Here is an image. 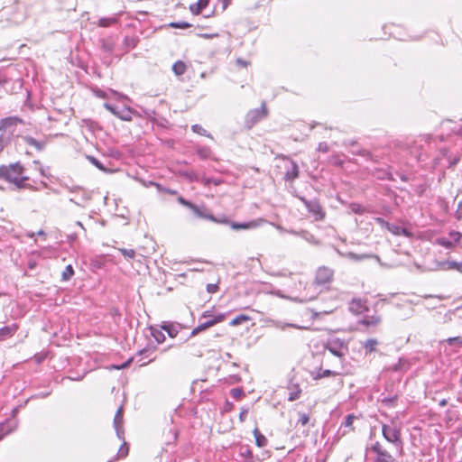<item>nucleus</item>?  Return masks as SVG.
Returning <instances> with one entry per match:
<instances>
[{"instance_id": "obj_59", "label": "nucleus", "mask_w": 462, "mask_h": 462, "mask_svg": "<svg viewBox=\"0 0 462 462\" xmlns=\"http://www.w3.org/2000/svg\"><path fill=\"white\" fill-rule=\"evenodd\" d=\"M231 395L234 398H238L239 396L242 395V390L239 388H234L231 390Z\"/></svg>"}, {"instance_id": "obj_53", "label": "nucleus", "mask_w": 462, "mask_h": 462, "mask_svg": "<svg viewBox=\"0 0 462 462\" xmlns=\"http://www.w3.org/2000/svg\"><path fill=\"white\" fill-rule=\"evenodd\" d=\"M374 221L380 225L382 227L385 228V229H388L389 226L391 223H389L388 221L384 220L383 217H375L374 218Z\"/></svg>"}, {"instance_id": "obj_49", "label": "nucleus", "mask_w": 462, "mask_h": 462, "mask_svg": "<svg viewBox=\"0 0 462 462\" xmlns=\"http://www.w3.org/2000/svg\"><path fill=\"white\" fill-rule=\"evenodd\" d=\"M397 401V396H391V397H384L382 400V402L384 403L386 406H393L395 402Z\"/></svg>"}, {"instance_id": "obj_28", "label": "nucleus", "mask_w": 462, "mask_h": 462, "mask_svg": "<svg viewBox=\"0 0 462 462\" xmlns=\"http://www.w3.org/2000/svg\"><path fill=\"white\" fill-rule=\"evenodd\" d=\"M187 70V66L186 64L181 61V60H178L176 61L173 65H172V71L174 72V74L176 76H181L183 75Z\"/></svg>"}, {"instance_id": "obj_17", "label": "nucleus", "mask_w": 462, "mask_h": 462, "mask_svg": "<svg viewBox=\"0 0 462 462\" xmlns=\"http://www.w3.org/2000/svg\"><path fill=\"white\" fill-rule=\"evenodd\" d=\"M23 120L18 116H9L0 120V132L11 129L16 126L17 124H22Z\"/></svg>"}, {"instance_id": "obj_5", "label": "nucleus", "mask_w": 462, "mask_h": 462, "mask_svg": "<svg viewBox=\"0 0 462 462\" xmlns=\"http://www.w3.org/2000/svg\"><path fill=\"white\" fill-rule=\"evenodd\" d=\"M300 199L302 201L309 213L312 215L316 221H322L326 217V212L319 200L317 199H307L300 197Z\"/></svg>"}, {"instance_id": "obj_32", "label": "nucleus", "mask_w": 462, "mask_h": 462, "mask_svg": "<svg viewBox=\"0 0 462 462\" xmlns=\"http://www.w3.org/2000/svg\"><path fill=\"white\" fill-rule=\"evenodd\" d=\"M337 253L342 255V256H345L350 260H353V261H361V260H364L365 258L368 257V255H365V254H356L355 253H352V252H349V253H346V254H343L341 252H339L337 250Z\"/></svg>"}, {"instance_id": "obj_20", "label": "nucleus", "mask_w": 462, "mask_h": 462, "mask_svg": "<svg viewBox=\"0 0 462 462\" xmlns=\"http://www.w3.org/2000/svg\"><path fill=\"white\" fill-rule=\"evenodd\" d=\"M18 329V326L16 324H12L10 326H5L0 328V341H4L7 338L13 337Z\"/></svg>"}, {"instance_id": "obj_10", "label": "nucleus", "mask_w": 462, "mask_h": 462, "mask_svg": "<svg viewBox=\"0 0 462 462\" xmlns=\"http://www.w3.org/2000/svg\"><path fill=\"white\" fill-rule=\"evenodd\" d=\"M69 190L71 193H75V196L70 198L69 201L73 202L77 206L84 207L91 199L90 193L80 187L69 188Z\"/></svg>"}, {"instance_id": "obj_8", "label": "nucleus", "mask_w": 462, "mask_h": 462, "mask_svg": "<svg viewBox=\"0 0 462 462\" xmlns=\"http://www.w3.org/2000/svg\"><path fill=\"white\" fill-rule=\"evenodd\" d=\"M104 106L106 110L111 112L114 116L120 118L124 121H131L132 120V110L126 106H118L113 104L105 103Z\"/></svg>"}, {"instance_id": "obj_34", "label": "nucleus", "mask_w": 462, "mask_h": 462, "mask_svg": "<svg viewBox=\"0 0 462 462\" xmlns=\"http://www.w3.org/2000/svg\"><path fill=\"white\" fill-rule=\"evenodd\" d=\"M249 319H250L249 316L241 314V315H238L237 317H236L235 319H233L229 324H230V326L235 327V326L240 325L245 321H248Z\"/></svg>"}, {"instance_id": "obj_58", "label": "nucleus", "mask_w": 462, "mask_h": 462, "mask_svg": "<svg viewBox=\"0 0 462 462\" xmlns=\"http://www.w3.org/2000/svg\"><path fill=\"white\" fill-rule=\"evenodd\" d=\"M400 236H403L405 237H411L412 236V233L409 229L401 226V228H400Z\"/></svg>"}, {"instance_id": "obj_36", "label": "nucleus", "mask_w": 462, "mask_h": 462, "mask_svg": "<svg viewBox=\"0 0 462 462\" xmlns=\"http://www.w3.org/2000/svg\"><path fill=\"white\" fill-rule=\"evenodd\" d=\"M226 319V315L225 314H218L217 316H215L214 318H212L211 319L209 320H207L206 321V324L208 326V328L219 323V322H222L224 321Z\"/></svg>"}, {"instance_id": "obj_31", "label": "nucleus", "mask_w": 462, "mask_h": 462, "mask_svg": "<svg viewBox=\"0 0 462 462\" xmlns=\"http://www.w3.org/2000/svg\"><path fill=\"white\" fill-rule=\"evenodd\" d=\"M196 153L200 159L206 160L209 158L211 154V150L208 146H199L196 149Z\"/></svg>"}, {"instance_id": "obj_24", "label": "nucleus", "mask_w": 462, "mask_h": 462, "mask_svg": "<svg viewBox=\"0 0 462 462\" xmlns=\"http://www.w3.org/2000/svg\"><path fill=\"white\" fill-rule=\"evenodd\" d=\"M238 454L241 457L245 458V462H253V452L249 446L241 445Z\"/></svg>"}, {"instance_id": "obj_60", "label": "nucleus", "mask_w": 462, "mask_h": 462, "mask_svg": "<svg viewBox=\"0 0 462 462\" xmlns=\"http://www.w3.org/2000/svg\"><path fill=\"white\" fill-rule=\"evenodd\" d=\"M182 175L189 178L190 180H197V177L192 171H184L182 172Z\"/></svg>"}, {"instance_id": "obj_19", "label": "nucleus", "mask_w": 462, "mask_h": 462, "mask_svg": "<svg viewBox=\"0 0 462 462\" xmlns=\"http://www.w3.org/2000/svg\"><path fill=\"white\" fill-rule=\"evenodd\" d=\"M338 373L329 369H316L310 372V376L313 380H319L324 377L337 375Z\"/></svg>"}, {"instance_id": "obj_63", "label": "nucleus", "mask_w": 462, "mask_h": 462, "mask_svg": "<svg viewBox=\"0 0 462 462\" xmlns=\"http://www.w3.org/2000/svg\"><path fill=\"white\" fill-rule=\"evenodd\" d=\"M248 413V411L246 409L243 410L239 414V419L241 421H245L246 415Z\"/></svg>"}, {"instance_id": "obj_27", "label": "nucleus", "mask_w": 462, "mask_h": 462, "mask_svg": "<svg viewBox=\"0 0 462 462\" xmlns=\"http://www.w3.org/2000/svg\"><path fill=\"white\" fill-rule=\"evenodd\" d=\"M180 325L177 324V325H174V324H166V325H163L162 326V330H165L169 337H177L179 331H180Z\"/></svg>"}, {"instance_id": "obj_3", "label": "nucleus", "mask_w": 462, "mask_h": 462, "mask_svg": "<svg viewBox=\"0 0 462 462\" xmlns=\"http://www.w3.org/2000/svg\"><path fill=\"white\" fill-rule=\"evenodd\" d=\"M325 347L332 355L339 358H344L348 354V343L338 337L328 338Z\"/></svg>"}, {"instance_id": "obj_9", "label": "nucleus", "mask_w": 462, "mask_h": 462, "mask_svg": "<svg viewBox=\"0 0 462 462\" xmlns=\"http://www.w3.org/2000/svg\"><path fill=\"white\" fill-rule=\"evenodd\" d=\"M334 272L332 269L322 266L316 273L314 283L318 286H324L330 283L333 280Z\"/></svg>"}, {"instance_id": "obj_50", "label": "nucleus", "mask_w": 462, "mask_h": 462, "mask_svg": "<svg viewBox=\"0 0 462 462\" xmlns=\"http://www.w3.org/2000/svg\"><path fill=\"white\" fill-rule=\"evenodd\" d=\"M355 419H356V417L354 414H348L346 416L345 420L342 423V425L345 427H347V428L351 427Z\"/></svg>"}, {"instance_id": "obj_40", "label": "nucleus", "mask_w": 462, "mask_h": 462, "mask_svg": "<svg viewBox=\"0 0 462 462\" xmlns=\"http://www.w3.org/2000/svg\"><path fill=\"white\" fill-rule=\"evenodd\" d=\"M350 209L352 210V212L358 214V215H363L366 212V209L362 205H360L358 203H351Z\"/></svg>"}, {"instance_id": "obj_46", "label": "nucleus", "mask_w": 462, "mask_h": 462, "mask_svg": "<svg viewBox=\"0 0 462 462\" xmlns=\"http://www.w3.org/2000/svg\"><path fill=\"white\" fill-rule=\"evenodd\" d=\"M128 455V447L126 445V443L125 442L120 448H119V450H118V453H117V458H122V457H125Z\"/></svg>"}, {"instance_id": "obj_11", "label": "nucleus", "mask_w": 462, "mask_h": 462, "mask_svg": "<svg viewBox=\"0 0 462 462\" xmlns=\"http://www.w3.org/2000/svg\"><path fill=\"white\" fill-rule=\"evenodd\" d=\"M264 223H266V220L260 217V218L253 219L251 221L244 222V223L231 222L230 227L233 230L254 229V228L259 227L260 226H262Z\"/></svg>"}, {"instance_id": "obj_30", "label": "nucleus", "mask_w": 462, "mask_h": 462, "mask_svg": "<svg viewBox=\"0 0 462 462\" xmlns=\"http://www.w3.org/2000/svg\"><path fill=\"white\" fill-rule=\"evenodd\" d=\"M351 152L356 155L365 157L367 160L376 162L374 155L367 150L355 148L351 150Z\"/></svg>"}, {"instance_id": "obj_56", "label": "nucleus", "mask_w": 462, "mask_h": 462, "mask_svg": "<svg viewBox=\"0 0 462 462\" xmlns=\"http://www.w3.org/2000/svg\"><path fill=\"white\" fill-rule=\"evenodd\" d=\"M178 202H179L180 204H181L182 206L189 208V209H190L191 206L193 205V203H192V202H190V201H189V200L185 199H184L183 197H181V196H180V197L178 198Z\"/></svg>"}, {"instance_id": "obj_42", "label": "nucleus", "mask_w": 462, "mask_h": 462, "mask_svg": "<svg viewBox=\"0 0 462 462\" xmlns=\"http://www.w3.org/2000/svg\"><path fill=\"white\" fill-rule=\"evenodd\" d=\"M119 251L126 259H133L135 256V251L134 249L120 248Z\"/></svg>"}, {"instance_id": "obj_51", "label": "nucleus", "mask_w": 462, "mask_h": 462, "mask_svg": "<svg viewBox=\"0 0 462 462\" xmlns=\"http://www.w3.org/2000/svg\"><path fill=\"white\" fill-rule=\"evenodd\" d=\"M212 222L217 223V224H225L229 225L232 221H230L226 217L223 216L221 217H217L214 216V220H211Z\"/></svg>"}, {"instance_id": "obj_23", "label": "nucleus", "mask_w": 462, "mask_h": 462, "mask_svg": "<svg viewBox=\"0 0 462 462\" xmlns=\"http://www.w3.org/2000/svg\"><path fill=\"white\" fill-rule=\"evenodd\" d=\"M253 434L255 439V444L259 448H264L268 444V440L266 437L261 433L258 428H255L253 431Z\"/></svg>"}, {"instance_id": "obj_21", "label": "nucleus", "mask_w": 462, "mask_h": 462, "mask_svg": "<svg viewBox=\"0 0 462 462\" xmlns=\"http://www.w3.org/2000/svg\"><path fill=\"white\" fill-rule=\"evenodd\" d=\"M379 346V341L376 338H368L365 341L362 342V346L365 349V355L375 352L377 346Z\"/></svg>"}, {"instance_id": "obj_44", "label": "nucleus", "mask_w": 462, "mask_h": 462, "mask_svg": "<svg viewBox=\"0 0 462 462\" xmlns=\"http://www.w3.org/2000/svg\"><path fill=\"white\" fill-rule=\"evenodd\" d=\"M207 328H208V326L206 324V321H205L192 329V331L190 333V337H194V336L198 335L199 332H201Z\"/></svg>"}, {"instance_id": "obj_33", "label": "nucleus", "mask_w": 462, "mask_h": 462, "mask_svg": "<svg viewBox=\"0 0 462 462\" xmlns=\"http://www.w3.org/2000/svg\"><path fill=\"white\" fill-rule=\"evenodd\" d=\"M151 334L158 344L163 343L165 341V335L161 329L152 328Z\"/></svg>"}, {"instance_id": "obj_2", "label": "nucleus", "mask_w": 462, "mask_h": 462, "mask_svg": "<svg viewBox=\"0 0 462 462\" xmlns=\"http://www.w3.org/2000/svg\"><path fill=\"white\" fill-rule=\"evenodd\" d=\"M369 450L374 455L373 462H396L393 447L387 448L380 441H375Z\"/></svg>"}, {"instance_id": "obj_41", "label": "nucleus", "mask_w": 462, "mask_h": 462, "mask_svg": "<svg viewBox=\"0 0 462 462\" xmlns=\"http://www.w3.org/2000/svg\"><path fill=\"white\" fill-rule=\"evenodd\" d=\"M275 326L277 328H281V329H284L285 328H298V329H304V328H306L305 327L298 326V325L292 324V323L276 322Z\"/></svg>"}, {"instance_id": "obj_22", "label": "nucleus", "mask_w": 462, "mask_h": 462, "mask_svg": "<svg viewBox=\"0 0 462 462\" xmlns=\"http://www.w3.org/2000/svg\"><path fill=\"white\" fill-rule=\"evenodd\" d=\"M23 139L25 142V143L33 146L37 151H42L45 148L46 142L44 141H38L35 138L29 135L23 136Z\"/></svg>"}, {"instance_id": "obj_7", "label": "nucleus", "mask_w": 462, "mask_h": 462, "mask_svg": "<svg viewBox=\"0 0 462 462\" xmlns=\"http://www.w3.org/2000/svg\"><path fill=\"white\" fill-rule=\"evenodd\" d=\"M267 116V109L264 104L260 108L250 110L245 116V125L248 129L252 128L256 123Z\"/></svg>"}, {"instance_id": "obj_57", "label": "nucleus", "mask_w": 462, "mask_h": 462, "mask_svg": "<svg viewBox=\"0 0 462 462\" xmlns=\"http://www.w3.org/2000/svg\"><path fill=\"white\" fill-rule=\"evenodd\" d=\"M217 291H218V286H217V284L208 283V284L207 285V291H208V293H216Z\"/></svg>"}, {"instance_id": "obj_29", "label": "nucleus", "mask_w": 462, "mask_h": 462, "mask_svg": "<svg viewBox=\"0 0 462 462\" xmlns=\"http://www.w3.org/2000/svg\"><path fill=\"white\" fill-rule=\"evenodd\" d=\"M118 19L116 17H103L98 20V26L100 27H109L116 23H117Z\"/></svg>"}, {"instance_id": "obj_47", "label": "nucleus", "mask_w": 462, "mask_h": 462, "mask_svg": "<svg viewBox=\"0 0 462 462\" xmlns=\"http://www.w3.org/2000/svg\"><path fill=\"white\" fill-rule=\"evenodd\" d=\"M310 421V416L307 413L299 412V420L298 423L301 424L302 426H305Z\"/></svg>"}, {"instance_id": "obj_45", "label": "nucleus", "mask_w": 462, "mask_h": 462, "mask_svg": "<svg viewBox=\"0 0 462 462\" xmlns=\"http://www.w3.org/2000/svg\"><path fill=\"white\" fill-rule=\"evenodd\" d=\"M170 26L172 28L187 29L191 25L187 22H173L170 23Z\"/></svg>"}, {"instance_id": "obj_61", "label": "nucleus", "mask_w": 462, "mask_h": 462, "mask_svg": "<svg viewBox=\"0 0 462 462\" xmlns=\"http://www.w3.org/2000/svg\"><path fill=\"white\" fill-rule=\"evenodd\" d=\"M236 64L241 66V67H245H245H247L249 65V61L245 60H243L241 58H238V59H236Z\"/></svg>"}, {"instance_id": "obj_54", "label": "nucleus", "mask_w": 462, "mask_h": 462, "mask_svg": "<svg viewBox=\"0 0 462 462\" xmlns=\"http://www.w3.org/2000/svg\"><path fill=\"white\" fill-rule=\"evenodd\" d=\"M447 342L449 346H453L456 343L462 346V337H449Z\"/></svg>"}, {"instance_id": "obj_16", "label": "nucleus", "mask_w": 462, "mask_h": 462, "mask_svg": "<svg viewBox=\"0 0 462 462\" xmlns=\"http://www.w3.org/2000/svg\"><path fill=\"white\" fill-rule=\"evenodd\" d=\"M288 401L293 402L298 400L301 395V388L299 383L291 381L287 386Z\"/></svg>"}, {"instance_id": "obj_26", "label": "nucleus", "mask_w": 462, "mask_h": 462, "mask_svg": "<svg viewBox=\"0 0 462 462\" xmlns=\"http://www.w3.org/2000/svg\"><path fill=\"white\" fill-rule=\"evenodd\" d=\"M209 0H199L196 4L190 5L189 10L194 14H199L208 6Z\"/></svg>"}, {"instance_id": "obj_1", "label": "nucleus", "mask_w": 462, "mask_h": 462, "mask_svg": "<svg viewBox=\"0 0 462 462\" xmlns=\"http://www.w3.org/2000/svg\"><path fill=\"white\" fill-rule=\"evenodd\" d=\"M382 434L384 439L395 449V452L402 454L403 442L401 437V430L395 426L383 424Z\"/></svg>"}, {"instance_id": "obj_15", "label": "nucleus", "mask_w": 462, "mask_h": 462, "mask_svg": "<svg viewBox=\"0 0 462 462\" xmlns=\"http://www.w3.org/2000/svg\"><path fill=\"white\" fill-rule=\"evenodd\" d=\"M123 422H124V417H123V408L120 407L114 418V428L116 430V435L119 439H124V430H123Z\"/></svg>"}, {"instance_id": "obj_12", "label": "nucleus", "mask_w": 462, "mask_h": 462, "mask_svg": "<svg viewBox=\"0 0 462 462\" xmlns=\"http://www.w3.org/2000/svg\"><path fill=\"white\" fill-rule=\"evenodd\" d=\"M18 420L14 418L6 419L0 423V439H3L6 435L14 432L18 427Z\"/></svg>"}, {"instance_id": "obj_55", "label": "nucleus", "mask_w": 462, "mask_h": 462, "mask_svg": "<svg viewBox=\"0 0 462 462\" xmlns=\"http://www.w3.org/2000/svg\"><path fill=\"white\" fill-rule=\"evenodd\" d=\"M329 150L328 145L326 142H320L318 145V151L321 152H328Z\"/></svg>"}, {"instance_id": "obj_35", "label": "nucleus", "mask_w": 462, "mask_h": 462, "mask_svg": "<svg viewBox=\"0 0 462 462\" xmlns=\"http://www.w3.org/2000/svg\"><path fill=\"white\" fill-rule=\"evenodd\" d=\"M124 42L128 49H134L136 47L138 40L133 36H125L124 39Z\"/></svg>"}, {"instance_id": "obj_48", "label": "nucleus", "mask_w": 462, "mask_h": 462, "mask_svg": "<svg viewBox=\"0 0 462 462\" xmlns=\"http://www.w3.org/2000/svg\"><path fill=\"white\" fill-rule=\"evenodd\" d=\"M88 159L89 160V162L95 165L97 169L101 170V171H106V168L104 167V165L95 157L93 156H88Z\"/></svg>"}, {"instance_id": "obj_6", "label": "nucleus", "mask_w": 462, "mask_h": 462, "mask_svg": "<svg viewBox=\"0 0 462 462\" xmlns=\"http://www.w3.org/2000/svg\"><path fill=\"white\" fill-rule=\"evenodd\" d=\"M281 159L282 160L283 168L285 170L283 180L290 182L294 181L300 174L298 164L296 162L285 155H282Z\"/></svg>"}, {"instance_id": "obj_64", "label": "nucleus", "mask_w": 462, "mask_h": 462, "mask_svg": "<svg viewBox=\"0 0 462 462\" xmlns=\"http://www.w3.org/2000/svg\"><path fill=\"white\" fill-rule=\"evenodd\" d=\"M457 218L462 217V202H459V204H458V208L457 210Z\"/></svg>"}, {"instance_id": "obj_52", "label": "nucleus", "mask_w": 462, "mask_h": 462, "mask_svg": "<svg viewBox=\"0 0 462 462\" xmlns=\"http://www.w3.org/2000/svg\"><path fill=\"white\" fill-rule=\"evenodd\" d=\"M400 226L390 224L387 230L394 236H400Z\"/></svg>"}, {"instance_id": "obj_4", "label": "nucleus", "mask_w": 462, "mask_h": 462, "mask_svg": "<svg viewBox=\"0 0 462 462\" xmlns=\"http://www.w3.org/2000/svg\"><path fill=\"white\" fill-rule=\"evenodd\" d=\"M23 166L20 162L11 163L9 165L0 166V179L12 182L16 177L23 173Z\"/></svg>"}, {"instance_id": "obj_62", "label": "nucleus", "mask_w": 462, "mask_h": 462, "mask_svg": "<svg viewBox=\"0 0 462 462\" xmlns=\"http://www.w3.org/2000/svg\"><path fill=\"white\" fill-rule=\"evenodd\" d=\"M7 144V140H5L3 136H0V152L4 150V148Z\"/></svg>"}, {"instance_id": "obj_18", "label": "nucleus", "mask_w": 462, "mask_h": 462, "mask_svg": "<svg viewBox=\"0 0 462 462\" xmlns=\"http://www.w3.org/2000/svg\"><path fill=\"white\" fill-rule=\"evenodd\" d=\"M190 210L194 213V215L199 218L214 220V215L208 213L204 207H199L193 204L190 208Z\"/></svg>"}, {"instance_id": "obj_39", "label": "nucleus", "mask_w": 462, "mask_h": 462, "mask_svg": "<svg viewBox=\"0 0 462 462\" xmlns=\"http://www.w3.org/2000/svg\"><path fill=\"white\" fill-rule=\"evenodd\" d=\"M73 267L70 264L67 265L61 274L62 281H69L73 276Z\"/></svg>"}, {"instance_id": "obj_25", "label": "nucleus", "mask_w": 462, "mask_h": 462, "mask_svg": "<svg viewBox=\"0 0 462 462\" xmlns=\"http://www.w3.org/2000/svg\"><path fill=\"white\" fill-rule=\"evenodd\" d=\"M440 153H441V157L437 158V161H442L443 159H447L448 167H452V166L456 165L458 162V161L460 160V158L457 156H453V157L449 156L448 152L447 150H442L440 152Z\"/></svg>"}, {"instance_id": "obj_13", "label": "nucleus", "mask_w": 462, "mask_h": 462, "mask_svg": "<svg viewBox=\"0 0 462 462\" xmlns=\"http://www.w3.org/2000/svg\"><path fill=\"white\" fill-rule=\"evenodd\" d=\"M382 317L376 313L373 315H365L360 320H358V324L364 326L365 328H376L382 323Z\"/></svg>"}, {"instance_id": "obj_38", "label": "nucleus", "mask_w": 462, "mask_h": 462, "mask_svg": "<svg viewBox=\"0 0 462 462\" xmlns=\"http://www.w3.org/2000/svg\"><path fill=\"white\" fill-rule=\"evenodd\" d=\"M28 180V177H22V175H20L16 177V180H13L11 183L14 184L17 189H23L26 187L25 181Z\"/></svg>"}, {"instance_id": "obj_43", "label": "nucleus", "mask_w": 462, "mask_h": 462, "mask_svg": "<svg viewBox=\"0 0 462 462\" xmlns=\"http://www.w3.org/2000/svg\"><path fill=\"white\" fill-rule=\"evenodd\" d=\"M191 129L194 133L199 134L203 136H209L207 130H205L201 125H193L191 126Z\"/></svg>"}, {"instance_id": "obj_14", "label": "nucleus", "mask_w": 462, "mask_h": 462, "mask_svg": "<svg viewBox=\"0 0 462 462\" xmlns=\"http://www.w3.org/2000/svg\"><path fill=\"white\" fill-rule=\"evenodd\" d=\"M348 310L350 312L359 315L368 310V307L365 300L361 299H353L348 304Z\"/></svg>"}, {"instance_id": "obj_37", "label": "nucleus", "mask_w": 462, "mask_h": 462, "mask_svg": "<svg viewBox=\"0 0 462 462\" xmlns=\"http://www.w3.org/2000/svg\"><path fill=\"white\" fill-rule=\"evenodd\" d=\"M446 269H453L462 273V263L456 261H448L445 263Z\"/></svg>"}]
</instances>
